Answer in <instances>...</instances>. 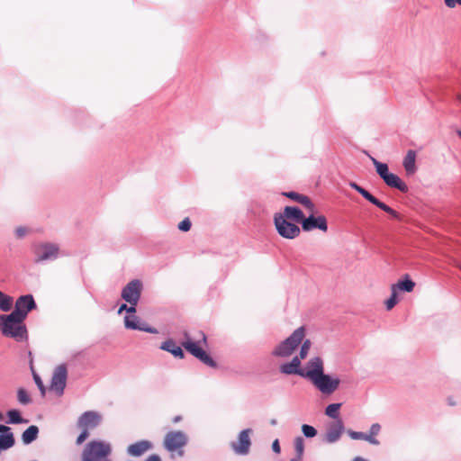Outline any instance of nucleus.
<instances>
[{"instance_id":"36","label":"nucleus","mask_w":461,"mask_h":461,"mask_svg":"<svg viewBox=\"0 0 461 461\" xmlns=\"http://www.w3.org/2000/svg\"><path fill=\"white\" fill-rule=\"evenodd\" d=\"M301 344H302V347H301L300 353H299L298 357H300V358L304 359L309 353L312 343H311L310 339H305L304 341H302Z\"/></svg>"},{"instance_id":"32","label":"nucleus","mask_w":461,"mask_h":461,"mask_svg":"<svg viewBox=\"0 0 461 461\" xmlns=\"http://www.w3.org/2000/svg\"><path fill=\"white\" fill-rule=\"evenodd\" d=\"M372 160L376 168L377 174L381 176L382 179H384L385 176L390 173L388 170V166L384 163L377 161L375 158H372Z\"/></svg>"},{"instance_id":"21","label":"nucleus","mask_w":461,"mask_h":461,"mask_svg":"<svg viewBox=\"0 0 461 461\" xmlns=\"http://www.w3.org/2000/svg\"><path fill=\"white\" fill-rule=\"evenodd\" d=\"M285 196L298 202L299 203L303 204L306 209L309 210L310 212H314V204L311 201V199L303 194L295 193V192H285L283 194Z\"/></svg>"},{"instance_id":"17","label":"nucleus","mask_w":461,"mask_h":461,"mask_svg":"<svg viewBox=\"0 0 461 461\" xmlns=\"http://www.w3.org/2000/svg\"><path fill=\"white\" fill-rule=\"evenodd\" d=\"M344 430V424L341 419H338L329 425L325 434V440L328 443L336 442L341 436Z\"/></svg>"},{"instance_id":"2","label":"nucleus","mask_w":461,"mask_h":461,"mask_svg":"<svg viewBox=\"0 0 461 461\" xmlns=\"http://www.w3.org/2000/svg\"><path fill=\"white\" fill-rule=\"evenodd\" d=\"M185 340L182 346L194 357L208 366L215 367V361L203 349L202 345H206V336L203 331L199 332L198 338L192 339L187 332L184 333Z\"/></svg>"},{"instance_id":"53","label":"nucleus","mask_w":461,"mask_h":461,"mask_svg":"<svg viewBox=\"0 0 461 461\" xmlns=\"http://www.w3.org/2000/svg\"><path fill=\"white\" fill-rule=\"evenodd\" d=\"M457 99L461 101V93L457 95Z\"/></svg>"},{"instance_id":"44","label":"nucleus","mask_w":461,"mask_h":461,"mask_svg":"<svg viewBox=\"0 0 461 461\" xmlns=\"http://www.w3.org/2000/svg\"><path fill=\"white\" fill-rule=\"evenodd\" d=\"M146 461H161V459L157 455H151L146 459Z\"/></svg>"},{"instance_id":"9","label":"nucleus","mask_w":461,"mask_h":461,"mask_svg":"<svg viewBox=\"0 0 461 461\" xmlns=\"http://www.w3.org/2000/svg\"><path fill=\"white\" fill-rule=\"evenodd\" d=\"M34 308H36V303L32 295H22L16 300L12 313L25 321L28 313Z\"/></svg>"},{"instance_id":"45","label":"nucleus","mask_w":461,"mask_h":461,"mask_svg":"<svg viewBox=\"0 0 461 461\" xmlns=\"http://www.w3.org/2000/svg\"><path fill=\"white\" fill-rule=\"evenodd\" d=\"M8 431H10V428L9 427L0 424V433H4L5 434V433H6Z\"/></svg>"},{"instance_id":"48","label":"nucleus","mask_w":461,"mask_h":461,"mask_svg":"<svg viewBox=\"0 0 461 461\" xmlns=\"http://www.w3.org/2000/svg\"><path fill=\"white\" fill-rule=\"evenodd\" d=\"M128 306L126 304H122L118 310V313L121 314L123 311L127 312Z\"/></svg>"},{"instance_id":"40","label":"nucleus","mask_w":461,"mask_h":461,"mask_svg":"<svg viewBox=\"0 0 461 461\" xmlns=\"http://www.w3.org/2000/svg\"><path fill=\"white\" fill-rule=\"evenodd\" d=\"M348 434L352 439H363L366 440V434L363 432H357L353 430H348Z\"/></svg>"},{"instance_id":"20","label":"nucleus","mask_w":461,"mask_h":461,"mask_svg":"<svg viewBox=\"0 0 461 461\" xmlns=\"http://www.w3.org/2000/svg\"><path fill=\"white\" fill-rule=\"evenodd\" d=\"M152 447L149 440H140L128 447L127 452L132 456H140Z\"/></svg>"},{"instance_id":"8","label":"nucleus","mask_w":461,"mask_h":461,"mask_svg":"<svg viewBox=\"0 0 461 461\" xmlns=\"http://www.w3.org/2000/svg\"><path fill=\"white\" fill-rule=\"evenodd\" d=\"M349 185L374 205L377 206L384 212L392 215L393 218L400 219V214L396 211L386 205L384 203L379 201L377 198H375L373 194H371L367 190H366L362 186L358 185L355 182H351Z\"/></svg>"},{"instance_id":"41","label":"nucleus","mask_w":461,"mask_h":461,"mask_svg":"<svg viewBox=\"0 0 461 461\" xmlns=\"http://www.w3.org/2000/svg\"><path fill=\"white\" fill-rule=\"evenodd\" d=\"M33 378H34V381H35L37 386L41 390V394L44 396L45 395V387H44L43 382L41 381L40 376L36 374L33 375Z\"/></svg>"},{"instance_id":"13","label":"nucleus","mask_w":461,"mask_h":461,"mask_svg":"<svg viewBox=\"0 0 461 461\" xmlns=\"http://www.w3.org/2000/svg\"><path fill=\"white\" fill-rule=\"evenodd\" d=\"M303 377L307 378L311 382L324 371L323 360L320 357L311 358L304 368H303Z\"/></svg>"},{"instance_id":"19","label":"nucleus","mask_w":461,"mask_h":461,"mask_svg":"<svg viewBox=\"0 0 461 461\" xmlns=\"http://www.w3.org/2000/svg\"><path fill=\"white\" fill-rule=\"evenodd\" d=\"M416 158V151L409 149L403 158L402 166L408 176H412L417 171Z\"/></svg>"},{"instance_id":"15","label":"nucleus","mask_w":461,"mask_h":461,"mask_svg":"<svg viewBox=\"0 0 461 461\" xmlns=\"http://www.w3.org/2000/svg\"><path fill=\"white\" fill-rule=\"evenodd\" d=\"M251 432L252 430L250 429H243L240 432L238 440L231 442L230 447L236 454L247 455L249 452Z\"/></svg>"},{"instance_id":"37","label":"nucleus","mask_w":461,"mask_h":461,"mask_svg":"<svg viewBox=\"0 0 461 461\" xmlns=\"http://www.w3.org/2000/svg\"><path fill=\"white\" fill-rule=\"evenodd\" d=\"M17 398H18V401L22 403V404H28L31 402V398L28 394V393L23 389V388H20L17 392Z\"/></svg>"},{"instance_id":"34","label":"nucleus","mask_w":461,"mask_h":461,"mask_svg":"<svg viewBox=\"0 0 461 461\" xmlns=\"http://www.w3.org/2000/svg\"><path fill=\"white\" fill-rule=\"evenodd\" d=\"M9 422L13 424L22 423L23 420L21 417L20 412L17 410H11L7 412Z\"/></svg>"},{"instance_id":"43","label":"nucleus","mask_w":461,"mask_h":461,"mask_svg":"<svg viewBox=\"0 0 461 461\" xmlns=\"http://www.w3.org/2000/svg\"><path fill=\"white\" fill-rule=\"evenodd\" d=\"M272 448H273L274 452H276V453H277V454H278V453H280V450H281V449H280V445H279V441H278V439H276V440L273 442V444H272Z\"/></svg>"},{"instance_id":"46","label":"nucleus","mask_w":461,"mask_h":461,"mask_svg":"<svg viewBox=\"0 0 461 461\" xmlns=\"http://www.w3.org/2000/svg\"><path fill=\"white\" fill-rule=\"evenodd\" d=\"M128 313H135L136 312V305H130L127 309Z\"/></svg>"},{"instance_id":"24","label":"nucleus","mask_w":461,"mask_h":461,"mask_svg":"<svg viewBox=\"0 0 461 461\" xmlns=\"http://www.w3.org/2000/svg\"><path fill=\"white\" fill-rule=\"evenodd\" d=\"M161 349L170 352L174 357L184 358V352L182 348L177 346L172 339H167L162 343Z\"/></svg>"},{"instance_id":"16","label":"nucleus","mask_w":461,"mask_h":461,"mask_svg":"<svg viewBox=\"0 0 461 461\" xmlns=\"http://www.w3.org/2000/svg\"><path fill=\"white\" fill-rule=\"evenodd\" d=\"M313 212H310V215L303 221V230L305 231H311L314 229H319L324 232L328 230L327 220L323 215L315 217Z\"/></svg>"},{"instance_id":"29","label":"nucleus","mask_w":461,"mask_h":461,"mask_svg":"<svg viewBox=\"0 0 461 461\" xmlns=\"http://www.w3.org/2000/svg\"><path fill=\"white\" fill-rule=\"evenodd\" d=\"M381 427L378 423H375L371 426L369 434H366V440L374 445H378L379 441L375 438V436L379 433Z\"/></svg>"},{"instance_id":"38","label":"nucleus","mask_w":461,"mask_h":461,"mask_svg":"<svg viewBox=\"0 0 461 461\" xmlns=\"http://www.w3.org/2000/svg\"><path fill=\"white\" fill-rule=\"evenodd\" d=\"M302 431L303 435L307 438H312L317 434V430L312 426L307 424H303L302 426Z\"/></svg>"},{"instance_id":"52","label":"nucleus","mask_w":461,"mask_h":461,"mask_svg":"<svg viewBox=\"0 0 461 461\" xmlns=\"http://www.w3.org/2000/svg\"><path fill=\"white\" fill-rule=\"evenodd\" d=\"M270 423H271L272 425H276V420H272L270 421Z\"/></svg>"},{"instance_id":"4","label":"nucleus","mask_w":461,"mask_h":461,"mask_svg":"<svg viewBox=\"0 0 461 461\" xmlns=\"http://www.w3.org/2000/svg\"><path fill=\"white\" fill-rule=\"evenodd\" d=\"M305 336V330L300 327L295 330L293 334L285 340L280 343L273 351V354L277 357H290L298 346L302 343Z\"/></svg>"},{"instance_id":"12","label":"nucleus","mask_w":461,"mask_h":461,"mask_svg":"<svg viewBox=\"0 0 461 461\" xmlns=\"http://www.w3.org/2000/svg\"><path fill=\"white\" fill-rule=\"evenodd\" d=\"M34 254L36 262L53 259L58 257L59 247L52 243H41L34 247Z\"/></svg>"},{"instance_id":"10","label":"nucleus","mask_w":461,"mask_h":461,"mask_svg":"<svg viewBox=\"0 0 461 461\" xmlns=\"http://www.w3.org/2000/svg\"><path fill=\"white\" fill-rule=\"evenodd\" d=\"M142 290L140 280H132L122 291V298L131 305H137Z\"/></svg>"},{"instance_id":"35","label":"nucleus","mask_w":461,"mask_h":461,"mask_svg":"<svg viewBox=\"0 0 461 461\" xmlns=\"http://www.w3.org/2000/svg\"><path fill=\"white\" fill-rule=\"evenodd\" d=\"M391 292H392V294H391L390 298L385 301V307L388 311L392 310L398 303L397 293L395 292V289L391 288Z\"/></svg>"},{"instance_id":"5","label":"nucleus","mask_w":461,"mask_h":461,"mask_svg":"<svg viewBox=\"0 0 461 461\" xmlns=\"http://www.w3.org/2000/svg\"><path fill=\"white\" fill-rule=\"evenodd\" d=\"M101 421V416L95 411L84 412L77 420V427L80 429L81 434L77 438V444L81 445L89 436V430L96 428Z\"/></svg>"},{"instance_id":"7","label":"nucleus","mask_w":461,"mask_h":461,"mask_svg":"<svg viewBox=\"0 0 461 461\" xmlns=\"http://www.w3.org/2000/svg\"><path fill=\"white\" fill-rule=\"evenodd\" d=\"M274 223L278 234L285 239H295L301 233L300 228L289 221L288 219L281 215V212H276L274 215Z\"/></svg>"},{"instance_id":"50","label":"nucleus","mask_w":461,"mask_h":461,"mask_svg":"<svg viewBox=\"0 0 461 461\" xmlns=\"http://www.w3.org/2000/svg\"><path fill=\"white\" fill-rule=\"evenodd\" d=\"M354 461H366V460H365V459H364V458H362V457H356V458L354 459Z\"/></svg>"},{"instance_id":"22","label":"nucleus","mask_w":461,"mask_h":461,"mask_svg":"<svg viewBox=\"0 0 461 461\" xmlns=\"http://www.w3.org/2000/svg\"><path fill=\"white\" fill-rule=\"evenodd\" d=\"M383 180L390 187L396 188L403 193L408 191L407 185L395 174L389 173Z\"/></svg>"},{"instance_id":"3","label":"nucleus","mask_w":461,"mask_h":461,"mask_svg":"<svg viewBox=\"0 0 461 461\" xmlns=\"http://www.w3.org/2000/svg\"><path fill=\"white\" fill-rule=\"evenodd\" d=\"M112 452L109 443L93 440L87 443L82 452V461H111L108 456Z\"/></svg>"},{"instance_id":"11","label":"nucleus","mask_w":461,"mask_h":461,"mask_svg":"<svg viewBox=\"0 0 461 461\" xmlns=\"http://www.w3.org/2000/svg\"><path fill=\"white\" fill-rule=\"evenodd\" d=\"M312 383L322 393L330 394L338 389L339 385V379L331 378L330 375H325L323 372L313 381H312Z\"/></svg>"},{"instance_id":"42","label":"nucleus","mask_w":461,"mask_h":461,"mask_svg":"<svg viewBox=\"0 0 461 461\" xmlns=\"http://www.w3.org/2000/svg\"><path fill=\"white\" fill-rule=\"evenodd\" d=\"M448 8H455L457 5H461V0H444Z\"/></svg>"},{"instance_id":"14","label":"nucleus","mask_w":461,"mask_h":461,"mask_svg":"<svg viewBox=\"0 0 461 461\" xmlns=\"http://www.w3.org/2000/svg\"><path fill=\"white\" fill-rule=\"evenodd\" d=\"M68 376V370L65 365L58 366L51 378L50 389L59 395L63 393Z\"/></svg>"},{"instance_id":"28","label":"nucleus","mask_w":461,"mask_h":461,"mask_svg":"<svg viewBox=\"0 0 461 461\" xmlns=\"http://www.w3.org/2000/svg\"><path fill=\"white\" fill-rule=\"evenodd\" d=\"M13 303V297L0 291V310L8 312L12 309Z\"/></svg>"},{"instance_id":"30","label":"nucleus","mask_w":461,"mask_h":461,"mask_svg":"<svg viewBox=\"0 0 461 461\" xmlns=\"http://www.w3.org/2000/svg\"><path fill=\"white\" fill-rule=\"evenodd\" d=\"M294 448L297 456L295 458H292L291 461H300L304 451V441L302 437H297L294 439Z\"/></svg>"},{"instance_id":"6","label":"nucleus","mask_w":461,"mask_h":461,"mask_svg":"<svg viewBox=\"0 0 461 461\" xmlns=\"http://www.w3.org/2000/svg\"><path fill=\"white\" fill-rule=\"evenodd\" d=\"M188 438L186 434L180 430L169 431L164 438V447L172 454L176 453L177 456L184 455V447L187 444Z\"/></svg>"},{"instance_id":"33","label":"nucleus","mask_w":461,"mask_h":461,"mask_svg":"<svg viewBox=\"0 0 461 461\" xmlns=\"http://www.w3.org/2000/svg\"><path fill=\"white\" fill-rule=\"evenodd\" d=\"M341 404L340 403H331L330 405L327 406L326 410H325V414L330 418H333V419H336V420L339 418V410L340 408Z\"/></svg>"},{"instance_id":"27","label":"nucleus","mask_w":461,"mask_h":461,"mask_svg":"<svg viewBox=\"0 0 461 461\" xmlns=\"http://www.w3.org/2000/svg\"><path fill=\"white\" fill-rule=\"evenodd\" d=\"M14 445V434L10 431L0 436V449H8Z\"/></svg>"},{"instance_id":"39","label":"nucleus","mask_w":461,"mask_h":461,"mask_svg":"<svg viewBox=\"0 0 461 461\" xmlns=\"http://www.w3.org/2000/svg\"><path fill=\"white\" fill-rule=\"evenodd\" d=\"M192 223L189 220V218H185L182 221L178 224V229L181 231H188L191 229Z\"/></svg>"},{"instance_id":"26","label":"nucleus","mask_w":461,"mask_h":461,"mask_svg":"<svg viewBox=\"0 0 461 461\" xmlns=\"http://www.w3.org/2000/svg\"><path fill=\"white\" fill-rule=\"evenodd\" d=\"M39 433V429L35 425L30 426L28 429H26L23 435L22 439L24 444H30L32 441H34L37 438Z\"/></svg>"},{"instance_id":"25","label":"nucleus","mask_w":461,"mask_h":461,"mask_svg":"<svg viewBox=\"0 0 461 461\" xmlns=\"http://www.w3.org/2000/svg\"><path fill=\"white\" fill-rule=\"evenodd\" d=\"M415 283L406 276L404 280H400L396 284H393L391 288H394L397 293L398 290L404 292H411L414 289Z\"/></svg>"},{"instance_id":"51","label":"nucleus","mask_w":461,"mask_h":461,"mask_svg":"<svg viewBox=\"0 0 461 461\" xmlns=\"http://www.w3.org/2000/svg\"><path fill=\"white\" fill-rule=\"evenodd\" d=\"M447 401L450 405H455V402H453V400H451V398H448Z\"/></svg>"},{"instance_id":"31","label":"nucleus","mask_w":461,"mask_h":461,"mask_svg":"<svg viewBox=\"0 0 461 461\" xmlns=\"http://www.w3.org/2000/svg\"><path fill=\"white\" fill-rule=\"evenodd\" d=\"M124 324L127 329L144 330L138 326V318L134 314L125 316Z\"/></svg>"},{"instance_id":"49","label":"nucleus","mask_w":461,"mask_h":461,"mask_svg":"<svg viewBox=\"0 0 461 461\" xmlns=\"http://www.w3.org/2000/svg\"><path fill=\"white\" fill-rule=\"evenodd\" d=\"M182 420V417L181 416H176L173 419V422L174 423H176L178 421H180Z\"/></svg>"},{"instance_id":"18","label":"nucleus","mask_w":461,"mask_h":461,"mask_svg":"<svg viewBox=\"0 0 461 461\" xmlns=\"http://www.w3.org/2000/svg\"><path fill=\"white\" fill-rule=\"evenodd\" d=\"M301 360L300 357H294L291 362L283 364L280 366V371L285 375H298L303 377V368L301 367Z\"/></svg>"},{"instance_id":"1","label":"nucleus","mask_w":461,"mask_h":461,"mask_svg":"<svg viewBox=\"0 0 461 461\" xmlns=\"http://www.w3.org/2000/svg\"><path fill=\"white\" fill-rule=\"evenodd\" d=\"M0 331L5 337L22 341L27 339L24 321L14 313L0 315Z\"/></svg>"},{"instance_id":"47","label":"nucleus","mask_w":461,"mask_h":461,"mask_svg":"<svg viewBox=\"0 0 461 461\" xmlns=\"http://www.w3.org/2000/svg\"><path fill=\"white\" fill-rule=\"evenodd\" d=\"M16 233H17L18 237H23L24 235V233H25V230L23 229V228H18L16 230Z\"/></svg>"},{"instance_id":"23","label":"nucleus","mask_w":461,"mask_h":461,"mask_svg":"<svg viewBox=\"0 0 461 461\" xmlns=\"http://www.w3.org/2000/svg\"><path fill=\"white\" fill-rule=\"evenodd\" d=\"M281 215H284V217L288 220H292L302 224L303 221L305 219L302 210L293 206H285L284 212H281Z\"/></svg>"}]
</instances>
